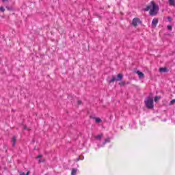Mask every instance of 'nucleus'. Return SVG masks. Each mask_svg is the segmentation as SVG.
<instances>
[{"instance_id":"nucleus-1","label":"nucleus","mask_w":175,"mask_h":175,"mask_svg":"<svg viewBox=\"0 0 175 175\" xmlns=\"http://www.w3.org/2000/svg\"><path fill=\"white\" fill-rule=\"evenodd\" d=\"M152 8L150 10V16H156L158 14V10H159V6L155 4V2L151 1L150 2Z\"/></svg>"},{"instance_id":"nucleus-2","label":"nucleus","mask_w":175,"mask_h":175,"mask_svg":"<svg viewBox=\"0 0 175 175\" xmlns=\"http://www.w3.org/2000/svg\"><path fill=\"white\" fill-rule=\"evenodd\" d=\"M144 102L147 109H154V98L149 96Z\"/></svg>"},{"instance_id":"nucleus-3","label":"nucleus","mask_w":175,"mask_h":175,"mask_svg":"<svg viewBox=\"0 0 175 175\" xmlns=\"http://www.w3.org/2000/svg\"><path fill=\"white\" fill-rule=\"evenodd\" d=\"M140 23H142V21H140V18H134L133 19L132 25H133V27H137V24H140Z\"/></svg>"},{"instance_id":"nucleus-4","label":"nucleus","mask_w":175,"mask_h":175,"mask_svg":"<svg viewBox=\"0 0 175 175\" xmlns=\"http://www.w3.org/2000/svg\"><path fill=\"white\" fill-rule=\"evenodd\" d=\"M158 25V18H154L152 21V27H153L154 28H155V27H157V25Z\"/></svg>"},{"instance_id":"nucleus-5","label":"nucleus","mask_w":175,"mask_h":175,"mask_svg":"<svg viewBox=\"0 0 175 175\" xmlns=\"http://www.w3.org/2000/svg\"><path fill=\"white\" fill-rule=\"evenodd\" d=\"M159 72L161 73H166V72H169V70H167V68L166 67H165V68H160L159 69Z\"/></svg>"},{"instance_id":"nucleus-6","label":"nucleus","mask_w":175,"mask_h":175,"mask_svg":"<svg viewBox=\"0 0 175 175\" xmlns=\"http://www.w3.org/2000/svg\"><path fill=\"white\" fill-rule=\"evenodd\" d=\"M124 79V75L122 74H118L117 78H116V81H121Z\"/></svg>"},{"instance_id":"nucleus-7","label":"nucleus","mask_w":175,"mask_h":175,"mask_svg":"<svg viewBox=\"0 0 175 175\" xmlns=\"http://www.w3.org/2000/svg\"><path fill=\"white\" fill-rule=\"evenodd\" d=\"M16 142H17V137L16 136H14L12 139V147H14L16 146Z\"/></svg>"},{"instance_id":"nucleus-8","label":"nucleus","mask_w":175,"mask_h":175,"mask_svg":"<svg viewBox=\"0 0 175 175\" xmlns=\"http://www.w3.org/2000/svg\"><path fill=\"white\" fill-rule=\"evenodd\" d=\"M152 8V4L147 5L146 8L144 9V12H148Z\"/></svg>"},{"instance_id":"nucleus-9","label":"nucleus","mask_w":175,"mask_h":175,"mask_svg":"<svg viewBox=\"0 0 175 175\" xmlns=\"http://www.w3.org/2000/svg\"><path fill=\"white\" fill-rule=\"evenodd\" d=\"M168 3L170 6H175V1L174 0H168Z\"/></svg>"},{"instance_id":"nucleus-10","label":"nucleus","mask_w":175,"mask_h":175,"mask_svg":"<svg viewBox=\"0 0 175 175\" xmlns=\"http://www.w3.org/2000/svg\"><path fill=\"white\" fill-rule=\"evenodd\" d=\"M137 75H138L139 77H140V79L144 77V74L140 71H137Z\"/></svg>"},{"instance_id":"nucleus-11","label":"nucleus","mask_w":175,"mask_h":175,"mask_svg":"<svg viewBox=\"0 0 175 175\" xmlns=\"http://www.w3.org/2000/svg\"><path fill=\"white\" fill-rule=\"evenodd\" d=\"M77 173V168H72L71 172V175H76Z\"/></svg>"},{"instance_id":"nucleus-12","label":"nucleus","mask_w":175,"mask_h":175,"mask_svg":"<svg viewBox=\"0 0 175 175\" xmlns=\"http://www.w3.org/2000/svg\"><path fill=\"white\" fill-rule=\"evenodd\" d=\"M114 81H116V77L113 75L111 80H109V83L111 84V83H114Z\"/></svg>"},{"instance_id":"nucleus-13","label":"nucleus","mask_w":175,"mask_h":175,"mask_svg":"<svg viewBox=\"0 0 175 175\" xmlns=\"http://www.w3.org/2000/svg\"><path fill=\"white\" fill-rule=\"evenodd\" d=\"M95 137H96V140H100L102 139V137H103V134L98 135Z\"/></svg>"},{"instance_id":"nucleus-14","label":"nucleus","mask_w":175,"mask_h":175,"mask_svg":"<svg viewBox=\"0 0 175 175\" xmlns=\"http://www.w3.org/2000/svg\"><path fill=\"white\" fill-rule=\"evenodd\" d=\"M96 120V122L97 124H99V122H102V119L99 118H94Z\"/></svg>"},{"instance_id":"nucleus-15","label":"nucleus","mask_w":175,"mask_h":175,"mask_svg":"<svg viewBox=\"0 0 175 175\" xmlns=\"http://www.w3.org/2000/svg\"><path fill=\"white\" fill-rule=\"evenodd\" d=\"M159 99H161V97H160V96H156L154 97V102H158V100H159Z\"/></svg>"},{"instance_id":"nucleus-16","label":"nucleus","mask_w":175,"mask_h":175,"mask_svg":"<svg viewBox=\"0 0 175 175\" xmlns=\"http://www.w3.org/2000/svg\"><path fill=\"white\" fill-rule=\"evenodd\" d=\"M0 11H1L2 13H5V8H3V7H0Z\"/></svg>"},{"instance_id":"nucleus-17","label":"nucleus","mask_w":175,"mask_h":175,"mask_svg":"<svg viewBox=\"0 0 175 175\" xmlns=\"http://www.w3.org/2000/svg\"><path fill=\"white\" fill-rule=\"evenodd\" d=\"M167 29L169 30V31H172V29H173V27H172V25H167Z\"/></svg>"},{"instance_id":"nucleus-18","label":"nucleus","mask_w":175,"mask_h":175,"mask_svg":"<svg viewBox=\"0 0 175 175\" xmlns=\"http://www.w3.org/2000/svg\"><path fill=\"white\" fill-rule=\"evenodd\" d=\"M110 142V139L107 138V139H105V141L104 142V144H106V143H109Z\"/></svg>"},{"instance_id":"nucleus-19","label":"nucleus","mask_w":175,"mask_h":175,"mask_svg":"<svg viewBox=\"0 0 175 175\" xmlns=\"http://www.w3.org/2000/svg\"><path fill=\"white\" fill-rule=\"evenodd\" d=\"M125 84H126V83L125 81H122L121 83H119V85L121 86L125 85Z\"/></svg>"},{"instance_id":"nucleus-20","label":"nucleus","mask_w":175,"mask_h":175,"mask_svg":"<svg viewBox=\"0 0 175 175\" xmlns=\"http://www.w3.org/2000/svg\"><path fill=\"white\" fill-rule=\"evenodd\" d=\"M42 157H43V155L40 154V155H38V156L36 157V159H40V158H42Z\"/></svg>"},{"instance_id":"nucleus-21","label":"nucleus","mask_w":175,"mask_h":175,"mask_svg":"<svg viewBox=\"0 0 175 175\" xmlns=\"http://www.w3.org/2000/svg\"><path fill=\"white\" fill-rule=\"evenodd\" d=\"M77 103H78V105H81L83 103V102L81 100H78Z\"/></svg>"},{"instance_id":"nucleus-22","label":"nucleus","mask_w":175,"mask_h":175,"mask_svg":"<svg viewBox=\"0 0 175 175\" xmlns=\"http://www.w3.org/2000/svg\"><path fill=\"white\" fill-rule=\"evenodd\" d=\"M43 162H44V160H39V161H38V163H43Z\"/></svg>"},{"instance_id":"nucleus-23","label":"nucleus","mask_w":175,"mask_h":175,"mask_svg":"<svg viewBox=\"0 0 175 175\" xmlns=\"http://www.w3.org/2000/svg\"><path fill=\"white\" fill-rule=\"evenodd\" d=\"M173 103H175V99L171 100V105H173Z\"/></svg>"},{"instance_id":"nucleus-24","label":"nucleus","mask_w":175,"mask_h":175,"mask_svg":"<svg viewBox=\"0 0 175 175\" xmlns=\"http://www.w3.org/2000/svg\"><path fill=\"white\" fill-rule=\"evenodd\" d=\"M167 20H168V21H172V18H171L170 16H169V17L167 18Z\"/></svg>"},{"instance_id":"nucleus-25","label":"nucleus","mask_w":175,"mask_h":175,"mask_svg":"<svg viewBox=\"0 0 175 175\" xmlns=\"http://www.w3.org/2000/svg\"><path fill=\"white\" fill-rule=\"evenodd\" d=\"M2 1V2H8L9 1V0H1Z\"/></svg>"},{"instance_id":"nucleus-26","label":"nucleus","mask_w":175,"mask_h":175,"mask_svg":"<svg viewBox=\"0 0 175 175\" xmlns=\"http://www.w3.org/2000/svg\"><path fill=\"white\" fill-rule=\"evenodd\" d=\"M23 129H25V131H26V129H27V126H24Z\"/></svg>"},{"instance_id":"nucleus-27","label":"nucleus","mask_w":175,"mask_h":175,"mask_svg":"<svg viewBox=\"0 0 175 175\" xmlns=\"http://www.w3.org/2000/svg\"><path fill=\"white\" fill-rule=\"evenodd\" d=\"M20 175H25V173L22 172V173L20 174Z\"/></svg>"},{"instance_id":"nucleus-28","label":"nucleus","mask_w":175,"mask_h":175,"mask_svg":"<svg viewBox=\"0 0 175 175\" xmlns=\"http://www.w3.org/2000/svg\"><path fill=\"white\" fill-rule=\"evenodd\" d=\"M6 9H7L8 10H10V8L9 7H6Z\"/></svg>"},{"instance_id":"nucleus-29","label":"nucleus","mask_w":175,"mask_h":175,"mask_svg":"<svg viewBox=\"0 0 175 175\" xmlns=\"http://www.w3.org/2000/svg\"><path fill=\"white\" fill-rule=\"evenodd\" d=\"M28 174H29V172H27L25 175H28Z\"/></svg>"}]
</instances>
